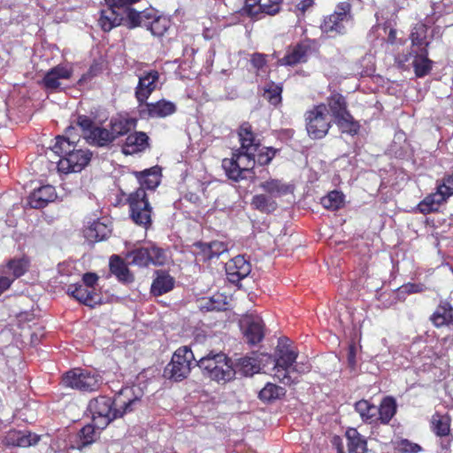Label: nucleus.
I'll use <instances>...</instances> for the list:
<instances>
[{
  "label": "nucleus",
  "mask_w": 453,
  "mask_h": 453,
  "mask_svg": "<svg viewBox=\"0 0 453 453\" xmlns=\"http://www.w3.org/2000/svg\"><path fill=\"white\" fill-rule=\"evenodd\" d=\"M272 356L265 353L254 354L253 357H244L239 359L238 369L245 376H251L265 367Z\"/></svg>",
  "instance_id": "obj_17"
},
{
  "label": "nucleus",
  "mask_w": 453,
  "mask_h": 453,
  "mask_svg": "<svg viewBox=\"0 0 453 453\" xmlns=\"http://www.w3.org/2000/svg\"><path fill=\"white\" fill-rule=\"evenodd\" d=\"M239 138L241 148L233 154L231 159H224L222 162L228 178L234 180L246 178L245 173L256 164V152L258 150V142H256L251 127L248 123L240 127Z\"/></svg>",
  "instance_id": "obj_2"
},
{
  "label": "nucleus",
  "mask_w": 453,
  "mask_h": 453,
  "mask_svg": "<svg viewBox=\"0 0 453 453\" xmlns=\"http://www.w3.org/2000/svg\"><path fill=\"white\" fill-rule=\"evenodd\" d=\"M402 288L403 291L408 294L422 292L425 289L424 286L420 284H407Z\"/></svg>",
  "instance_id": "obj_60"
},
{
  "label": "nucleus",
  "mask_w": 453,
  "mask_h": 453,
  "mask_svg": "<svg viewBox=\"0 0 453 453\" xmlns=\"http://www.w3.org/2000/svg\"><path fill=\"white\" fill-rule=\"evenodd\" d=\"M347 448L349 453H365L367 450V441L356 428L346 430Z\"/></svg>",
  "instance_id": "obj_27"
},
{
  "label": "nucleus",
  "mask_w": 453,
  "mask_h": 453,
  "mask_svg": "<svg viewBox=\"0 0 453 453\" xmlns=\"http://www.w3.org/2000/svg\"><path fill=\"white\" fill-rule=\"evenodd\" d=\"M56 196L55 188L51 185H45L35 190L28 197V204L32 208L44 207Z\"/></svg>",
  "instance_id": "obj_23"
},
{
  "label": "nucleus",
  "mask_w": 453,
  "mask_h": 453,
  "mask_svg": "<svg viewBox=\"0 0 453 453\" xmlns=\"http://www.w3.org/2000/svg\"><path fill=\"white\" fill-rule=\"evenodd\" d=\"M39 436L28 431H10L6 437L5 441L8 445L18 447H30L37 443Z\"/></svg>",
  "instance_id": "obj_24"
},
{
  "label": "nucleus",
  "mask_w": 453,
  "mask_h": 453,
  "mask_svg": "<svg viewBox=\"0 0 453 453\" xmlns=\"http://www.w3.org/2000/svg\"><path fill=\"white\" fill-rule=\"evenodd\" d=\"M395 36H396L395 30L390 29L389 34H388V42L391 43H394L395 40Z\"/></svg>",
  "instance_id": "obj_63"
},
{
  "label": "nucleus",
  "mask_w": 453,
  "mask_h": 453,
  "mask_svg": "<svg viewBox=\"0 0 453 453\" xmlns=\"http://www.w3.org/2000/svg\"><path fill=\"white\" fill-rule=\"evenodd\" d=\"M129 20L132 27H143L155 36H162L170 27L168 18L157 15L154 10L145 12H130Z\"/></svg>",
  "instance_id": "obj_9"
},
{
  "label": "nucleus",
  "mask_w": 453,
  "mask_h": 453,
  "mask_svg": "<svg viewBox=\"0 0 453 453\" xmlns=\"http://www.w3.org/2000/svg\"><path fill=\"white\" fill-rule=\"evenodd\" d=\"M282 0H262L264 12L268 15H275L280 9Z\"/></svg>",
  "instance_id": "obj_53"
},
{
  "label": "nucleus",
  "mask_w": 453,
  "mask_h": 453,
  "mask_svg": "<svg viewBox=\"0 0 453 453\" xmlns=\"http://www.w3.org/2000/svg\"><path fill=\"white\" fill-rule=\"evenodd\" d=\"M138 1L139 0H105V4L107 6L122 12V15L127 12L129 18V12H135L134 10L129 9V5Z\"/></svg>",
  "instance_id": "obj_50"
},
{
  "label": "nucleus",
  "mask_w": 453,
  "mask_h": 453,
  "mask_svg": "<svg viewBox=\"0 0 453 453\" xmlns=\"http://www.w3.org/2000/svg\"><path fill=\"white\" fill-rule=\"evenodd\" d=\"M311 46L308 42H301L295 46L288 47L285 56L279 59L280 65H296L304 63L308 59Z\"/></svg>",
  "instance_id": "obj_18"
},
{
  "label": "nucleus",
  "mask_w": 453,
  "mask_h": 453,
  "mask_svg": "<svg viewBox=\"0 0 453 453\" xmlns=\"http://www.w3.org/2000/svg\"><path fill=\"white\" fill-rule=\"evenodd\" d=\"M97 280L98 276L94 273H87L82 277L83 284L91 289H95Z\"/></svg>",
  "instance_id": "obj_58"
},
{
  "label": "nucleus",
  "mask_w": 453,
  "mask_h": 453,
  "mask_svg": "<svg viewBox=\"0 0 453 453\" xmlns=\"http://www.w3.org/2000/svg\"><path fill=\"white\" fill-rule=\"evenodd\" d=\"M251 64L257 71L263 70L265 65V56L260 53H255L251 58Z\"/></svg>",
  "instance_id": "obj_59"
},
{
  "label": "nucleus",
  "mask_w": 453,
  "mask_h": 453,
  "mask_svg": "<svg viewBox=\"0 0 453 453\" xmlns=\"http://www.w3.org/2000/svg\"><path fill=\"white\" fill-rule=\"evenodd\" d=\"M335 121L342 133L353 135L357 134L359 129L358 123L354 121L350 113L335 119Z\"/></svg>",
  "instance_id": "obj_46"
},
{
  "label": "nucleus",
  "mask_w": 453,
  "mask_h": 453,
  "mask_svg": "<svg viewBox=\"0 0 453 453\" xmlns=\"http://www.w3.org/2000/svg\"><path fill=\"white\" fill-rule=\"evenodd\" d=\"M242 12L251 18H257L259 14L265 13L262 0H246Z\"/></svg>",
  "instance_id": "obj_49"
},
{
  "label": "nucleus",
  "mask_w": 453,
  "mask_h": 453,
  "mask_svg": "<svg viewBox=\"0 0 453 453\" xmlns=\"http://www.w3.org/2000/svg\"><path fill=\"white\" fill-rule=\"evenodd\" d=\"M276 150L273 148H262L258 144V150L256 152V162L261 165H268L273 157Z\"/></svg>",
  "instance_id": "obj_51"
},
{
  "label": "nucleus",
  "mask_w": 453,
  "mask_h": 453,
  "mask_svg": "<svg viewBox=\"0 0 453 453\" xmlns=\"http://www.w3.org/2000/svg\"><path fill=\"white\" fill-rule=\"evenodd\" d=\"M411 39L413 47L418 49L425 48L428 45L427 42V27L423 23H418L412 29L411 34Z\"/></svg>",
  "instance_id": "obj_42"
},
{
  "label": "nucleus",
  "mask_w": 453,
  "mask_h": 453,
  "mask_svg": "<svg viewBox=\"0 0 453 453\" xmlns=\"http://www.w3.org/2000/svg\"><path fill=\"white\" fill-rule=\"evenodd\" d=\"M111 233L110 227L98 220L93 221L88 226L84 229L85 238L91 242H99L105 239Z\"/></svg>",
  "instance_id": "obj_30"
},
{
  "label": "nucleus",
  "mask_w": 453,
  "mask_h": 453,
  "mask_svg": "<svg viewBox=\"0 0 453 453\" xmlns=\"http://www.w3.org/2000/svg\"><path fill=\"white\" fill-rule=\"evenodd\" d=\"M348 362L351 367L356 365V350L354 346H350L349 349Z\"/></svg>",
  "instance_id": "obj_61"
},
{
  "label": "nucleus",
  "mask_w": 453,
  "mask_h": 453,
  "mask_svg": "<svg viewBox=\"0 0 453 453\" xmlns=\"http://www.w3.org/2000/svg\"><path fill=\"white\" fill-rule=\"evenodd\" d=\"M226 303L220 294H216L211 297L200 298V310L221 311L225 309Z\"/></svg>",
  "instance_id": "obj_44"
},
{
  "label": "nucleus",
  "mask_w": 453,
  "mask_h": 453,
  "mask_svg": "<svg viewBox=\"0 0 453 453\" xmlns=\"http://www.w3.org/2000/svg\"><path fill=\"white\" fill-rule=\"evenodd\" d=\"M281 88L272 83L268 88H265L264 96L273 105L280 102Z\"/></svg>",
  "instance_id": "obj_52"
},
{
  "label": "nucleus",
  "mask_w": 453,
  "mask_h": 453,
  "mask_svg": "<svg viewBox=\"0 0 453 453\" xmlns=\"http://www.w3.org/2000/svg\"><path fill=\"white\" fill-rule=\"evenodd\" d=\"M306 130L312 139H321L331 127V119L326 104H320L305 113Z\"/></svg>",
  "instance_id": "obj_10"
},
{
  "label": "nucleus",
  "mask_w": 453,
  "mask_h": 453,
  "mask_svg": "<svg viewBox=\"0 0 453 453\" xmlns=\"http://www.w3.org/2000/svg\"><path fill=\"white\" fill-rule=\"evenodd\" d=\"M355 410L360 415L363 421L369 423L375 420L378 412V408L366 400L356 403Z\"/></svg>",
  "instance_id": "obj_40"
},
{
  "label": "nucleus",
  "mask_w": 453,
  "mask_h": 453,
  "mask_svg": "<svg viewBox=\"0 0 453 453\" xmlns=\"http://www.w3.org/2000/svg\"><path fill=\"white\" fill-rule=\"evenodd\" d=\"M415 56L412 65L417 76L422 77L426 75L431 69V61L426 58L427 50L425 48L413 50Z\"/></svg>",
  "instance_id": "obj_33"
},
{
  "label": "nucleus",
  "mask_w": 453,
  "mask_h": 453,
  "mask_svg": "<svg viewBox=\"0 0 453 453\" xmlns=\"http://www.w3.org/2000/svg\"><path fill=\"white\" fill-rule=\"evenodd\" d=\"M396 412V403L393 397H385L378 409L379 419L383 424H388Z\"/></svg>",
  "instance_id": "obj_38"
},
{
  "label": "nucleus",
  "mask_w": 453,
  "mask_h": 453,
  "mask_svg": "<svg viewBox=\"0 0 453 453\" xmlns=\"http://www.w3.org/2000/svg\"><path fill=\"white\" fill-rule=\"evenodd\" d=\"M77 126L81 130L84 138L91 144L104 146L112 141V134L109 130L96 127L87 116H79Z\"/></svg>",
  "instance_id": "obj_12"
},
{
  "label": "nucleus",
  "mask_w": 453,
  "mask_h": 453,
  "mask_svg": "<svg viewBox=\"0 0 453 453\" xmlns=\"http://www.w3.org/2000/svg\"><path fill=\"white\" fill-rule=\"evenodd\" d=\"M142 392L139 387H127L112 400L99 396L90 400L88 411L92 422L98 429H104L113 419L132 411L139 403Z\"/></svg>",
  "instance_id": "obj_1"
},
{
  "label": "nucleus",
  "mask_w": 453,
  "mask_h": 453,
  "mask_svg": "<svg viewBox=\"0 0 453 453\" xmlns=\"http://www.w3.org/2000/svg\"><path fill=\"white\" fill-rule=\"evenodd\" d=\"M350 4L342 2L337 4L334 13L324 19L321 29L326 34L342 35L346 32V24L350 19Z\"/></svg>",
  "instance_id": "obj_11"
},
{
  "label": "nucleus",
  "mask_w": 453,
  "mask_h": 453,
  "mask_svg": "<svg viewBox=\"0 0 453 453\" xmlns=\"http://www.w3.org/2000/svg\"><path fill=\"white\" fill-rule=\"evenodd\" d=\"M91 78L90 73H85L81 76V78L78 81V84L81 86L84 82Z\"/></svg>",
  "instance_id": "obj_62"
},
{
  "label": "nucleus",
  "mask_w": 453,
  "mask_h": 453,
  "mask_svg": "<svg viewBox=\"0 0 453 453\" xmlns=\"http://www.w3.org/2000/svg\"><path fill=\"white\" fill-rule=\"evenodd\" d=\"M149 137L143 132L130 134L122 146V152L126 155H132L144 150L149 145Z\"/></svg>",
  "instance_id": "obj_20"
},
{
  "label": "nucleus",
  "mask_w": 453,
  "mask_h": 453,
  "mask_svg": "<svg viewBox=\"0 0 453 453\" xmlns=\"http://www.w3.org/2000/svg\"><path fill=\"white\" fill-rule=\"evenodd\" d=\"M177 110L176 104L168 100H159L156 103H144L139 106L142 118H165L173 114Z\"/></svg>",
  "instance_id": "obj_14"
},
{
  "label": "nucleus",
  "mask_w": 453,
  "mask_h": 453,
  "mask_svg": "<svg viewBox=\"0 0 453 453\" xmlns=\"http://www.w3.org/2000/svg\"><path fill=\"white\" fill-rule=\"evenodd\" d=\"M127 257L130 259V264L138 266H148L151 265V257L149 251V245L130 251Z\"/></svg>",
  "instance_id": "obj_41"
},
{
  "label": "nucleus",
  "mask_w": 453,
  "mask_h": 453,
  "mask_svg": "<svg viewBox=\"0 0 453 453\" xmlns=\"http://www.w3.org/2000/svg\"><path fill=\"white\" fill-rule=\"evenodd\" d=\"M134 175L141 188L128 196L130 214L136 224L147 226L151 222V207L144 189H154L159 185L160 170L157 167H152L142 172H135Z\"/></svg>",
  "instance_id": "obj_3"
},
{
  "label": "nucleus",
  "mask_w": 453,
  "mask_h": 453,
  "mask_svg": "<svg viewBox=\"0 0 453 453\" xmlns=\"http://www.w3.org/2000/svg\"><path fill=\"white\" fill-rule=\"evenodd\" d=\"M259 187L273 198L285 196L293 190L290 185L277 179L265 180L259 184Z\"/></svg>",
  "instance_id": "obj_28"
},
{
  "label": "nucleus",
  "mask_w": 453,
  "mask_h": 453,
  "mask_svg": "<svg viewBox=\"0 0 453 453\" xmlns=\"http://www.w3.org/2000/svg\"><path fill=\"white\" fill-rule=\"evenodd\" d=\"M28 265V259L22 257L9 261V263L5 266L0 268V270H5L6 275L13 278L14 280L16 278L22 276L27 271Z\"/></svg>",
  "instance_id": "obj_36"
},
{
  "label": "nucleus",
  "mask_w": 453,
  "mask_h": 453,
  "mask_svg": "<svg viewBox=\"0 0 453 453\" xmlns=\"http://www.w3.org/2000/svg\"><path fill=\"white\" fill-rule=\"evenodd\" d=\"M251 205L263 213H271L274 211L278 206L275 199L265 194L254 196Z\"/></svg>",
  "instance_id": "obj_37"
},
{
  "label": "nucleus",
  "mask_w": 453,
  "mask_h": 453,
  "mask_svg": "<svg viewBox=\"0 0 453 453\" xmlns=\"http://www.w3.org/2000/svg\"><path fill=\"white\" fill-rule=\"evenodd\" d=\"M226 250V245L222 242L214 241L209 243H200V256H203L204 260L219 257Z\"/></svg>",
  "instance_id": "obj_35"
},
{
  "label": "nucleus",
  "mask_w": 453,
  "mask_h": 453,
  "mask_svg": "<svg viewBox=\"0 0 453 453\" xmlns=\"http://www.w3.org/2000/svg\"><path fill=\"white\" fill-rule=\"evenodd\" d=\"M195 365V356L192 350L187 347L179 348L172 357L171 362L164 370V377L175 381L186 378L192 366Z\"/></svg>",
  "instance_id": "obj_8"
},
{
  "label": "nucleus",
  "mask_w": 453,
  "mask_h": 453,
  "mask_svg": "<svg viewBox=\"0 0 453 453\" xmlns=\"http://www.w3.org/2000/svg\"><path fill=\"white\" fill-rule=\"evenodd\" d=\"M311 367V365L308 361H298L297 362L296 360V363L293 365V366L290 370V373L291 372H296L298 374L306 373V372H310Z\"/></svg>",
  "instance_id": "obj_56"
},
{
  "label": "nucleus",
  "mask_w": 453,
  "mask_h": 453,
  "mask_svg": "<svg viewBox=\"0 0 453 453\" xmlns=\"http://www.w3.org/2000/svg\"><path fill=\"white\" fill-rule=\"evenodd\" d=\"M149 251L151 257V265H163L169 260V255L167 251L156 246L155 244H149Z\"/></svg>",
  "instance_id": "obj_48"
},
{
  "label": "nucleus",
  "mask_w": 453,
  "mask_h": 453,
  "mask_svg": "<svg viewBox=\"0 0 453 453\" xmlns=\"http://www.w3.org/2000/svg\"><path fill=\"white\" fill-rule=\"evenodd\" d=\"M62 383L73 389L90 392L99 388L102 377L96 371L74 368L64 374Z\"/></svg>",
  "instance_id": "obj_7"
},
{
  "label": "nucleus",
  "mask_w": 453,
  "mask_h": 453,
  "mask_svg": "<svg viewBox=\"0 0 453 453\" xmlns=\"http://www.w3.org/2000/svg\"><path fill=\"white\" fill-rule=\"evenodd\" d=\"M200 369L203 376L223 383L231 380L235 374L232 361L222 353L200 358Z\"/></svg>",
  "instance_id": "obj_6"
},
{
  "label": "nucleus",
  "mask_w": 453,
  "mask_h": 453,
  "mask_svg": "<svg viewBox=\"0 0 453 453\" xmlns=\"http://www.w3.org/2000/svg\"><path fill=\"white\" fill-rule=\"evenodd\" d=\"M98 430L93 422L82 427L80 432L81 444L78 446V449H81L83 447L93 443L98 435Z\"/></svg>",
  "instance_id": "obj_45"
},
{
  "label": "nucleus",
  "mask_w": 453,
  "mask_h": 453,
  "mask_svg": "<svg viewBox=\"0 0 453 453\" xmlns=\"http://www.w3.org/2000/svg\"><path fill=\"white\" fill-rule=\"evenodd\" d=\"M122 19V12L107 6L106 9L101 11L98 23L104 31H110L113 27L120 25Z\"/></svg>",
  "instance_id": "obj_29"
},
{
  "label": "nucleus",
  "mask_w": 453,
  "mask_h": 453,
  "mask_svg": "<svg viewBox=\"0 0 453 453\" xmlns=\"http://www.w3.org/2000/svg\"><path fill=\"white\" fill-rule=\"evenodd\" d=\"M67 293L79 302L91 307L98 303L95 289H91L84 284L70 285Z\"/></svg>",
  "instance_id": "obj_21"
},
{
  "label": "nucleus",
  "mask_w": 453,
  "mask_h": 453,
  "mask_svg": "<svg viewBox=\"0 0 453 453\" xmlns=\"http://www.w3.org/2000/svg\"><path fill=\"white\" fill-rule=\"evenodd\" d=\"M337 453H344L343 448H342V444H338V446H337Z\"/></svg>",
  "instance_id": "obj_64"
},
{
  "label": "nucleus",
  "mask_w": 453,
  "mask_h": 453,
  "mask_svg": "<svg viewBox=\"0 0 453 453\" xmlns=\"http://www.w3.org/2000/svg\"><path fill=\"white\" fill-rule=\"evenodd\" d=\"M285 393V388L269 382L260 390L259 398L270 402L280 398Z\"/></svg>",
  "instance_id": "obj_43"
},
{
  "label": "nucleus",
  "mask_w": 453,
  "mask_h": 453,
  "mask_svg": "<svg viewBox=\"0 0 453 453\" xmlns=\"http://www.w3.org/2000/svg\"><path fill=\"white\" fill-rule=\"evenodd\" d=\"M111 273L117 277L119 281L131 282L134 280L126 263L119 257L112 256L110 259Z\"/></svg>",
  "instance_id": "obj_31"
},
{
  "label": "nucleus",
  "mask_w": 453,
  "mask_h": 453,
  "mask_svg": "<svg viewBox=\"0 0 453 453\" xmlns=\"http://www.w3.org/2000/svg\"><path fill=\"white\" fill-rule=\"evenodd\" d=\"M399 449L403 453H418L421 451V447L408 440H403L399 444Z\"/></svg>",
  "instance_id": "obj_54"
},
{
  "label": "nucleus",
  "mask_w": 453,
  "mask_h": 453,
  "mask_svg": "<svg viewBox=\"0 0 453 453\" xmlns=\"http://www.w3.org/2000/svg\"><path fill=\"white\" fill-rule=\"evenodd\" d=\"M136 126V119H127L122 117L113 118L111 120V134H112V140L119 135L127 134L134 129Z\"/></svg>",
  "instance_id": "obj_32"
},
{
  "label": "nucleus",
  "mask_w": 453,
  "mask_h": 453,
  "mask_svg": "<svg viewBox=\"0 0 453 453\" xmlns=\"http://www.w3.org/2000/svg\"><path fill=\"white\" fill-rule=\"evenodd\" d=\"M343 203V195L339 191H332L321 199L322 205L328 210H338Z\"/></svg>",
  "instance_id": "obj_47"
},
{
  "label": "nucleus",
  "mask_w": 453,
  "mask_h": 453,
  "mask_svg": "<svg viewBox=\"0 0 453 453\" xmlns=\"http://www.w3.org/2000/svg\"><path fill=\"white\" fill-rule=\"evenodd\" d=\"M73 66L69 64L58 65L46 73L42 83L47 89H57L62 85V81L69 80L73 75Z\"/></svg>",
  "instance_id": "obj_15"
},
{
  "label": "nucleus",
  "mask_w": 453,
  "mask_h": 453,
  "mask_svg": "<svg viewBox=\"0 0 453 453\" xmlns=\"http://www.w3.org/2000/svg\"><path fill=\"white\" fill-rule=\"evenodd\" d=\"M432 431L440 437L448 436L450 433V418L448 415L434 413L431 418Z\"/></svg>",
  "instance_id": "obj_34"
},
{
  "label": "nucleus",
  "mask_w": 453,
  "mask_h": 453,
  "mask_svg": "<svg viewBox=\"0 0 453 453\" xmlns=\"http://www.w3.org/2000/svg\"><path fill=\"white\" fill-rule=\"evenodd\" d=\"M13 282V278L6 275L5 270H0V296L6 291Z\"/></svg>",
  "instance_id": "obj_57"
},
{
  "label": "nucleus",
  "mask_w": 453,
  "mask_h": 453,
  "mask_svg": "<svg viewBox=\"0 0 453 453\" xmlns=\"http://www.w3.org/2000/svg\"><path fill=\"white\" fill-rule=\"evenodd\" d=\"M74 127L65 130L66 136H58L53 150L60 156L58 169L60 173H70L81 172L90 161L91 153L87 150H75L76 136L73 134Z\"/></svg>",
  "instance_id": "obj_4"
},
{
  "label": "nucleus",
  "mask_w": 453,
  "mask_h": 453,
  "mask_svg": "<svg viewBox=\"0 0 453 453\" xmlns=\"http://www.w3.org/2000/svg\"><path fill=\"white\" fill-rule=\"evenodd\" d=\"M251 272L250 262L243 256H236L226 264V273L229 281L237 283Z\"/></svg>",
  "instance_id": "obj_16"
},
{
  "label": "nucleus",
  "mask_w": 453,
  "mask_h": 453,
  "mask_svg": "<svg viewBox=\"0 0 453 453\" xmlns=\"http://www.w3.org/2000/svg\"><path fill=\"white\" fill-rule=\"evenodd\" d=\"M449 196L437 186L435 193L427 196L423 201L418 204V210L423 213L427 214L436 211L440 205L446 202Z\"/></svg>",
  "instance_id": "obj_25"
},
{
  "label": "nucleus",
  "mask_w": 453,
  "mask_h": 453,
  "mask_svg": "<svg viewBox=\"0 0 453 453\" xmlns=\"http://www.w3.org/2000/svg\"><path fill=\"white\" fill-rule=\"evenodd\" d=\"M298 352L288 345V340L281 341L275 351V358L272 357L267 364H273V376L284 384L296 381L290 375V370L297 359Z\"/></svg>",
  "instance_id": "obj_5"
},
{
  "label": "nucleus",
  "mask_w": 453,
  "mask_h": 453,
  "mask_svg": "<svg viewBox=\"0 0 453 453\" xmlns=\"http://www.w3.org/2000/svg\"><path fill=\"white\" fill-rule=\"evenodd\" d=\"M430 319L436 327L453 325V307L448 302H441Z\"/></svg>",
  "instance_id": "obj_26"
},
{
  "label": "nucleus",
  "mask_w": 453,
  "mask_h": 453,
  "mask_svg": "<svg viewBox=\"0 0 453 453\" xmlns=\"http://www.w3.org/2000/svg\"><path fill=\"white\" fill-rule=\"evenodd\" d=\"M244 335L250 344H257L264 338V325L261 318L247 316L242 320Z\"/></svg>",
  "instance_id": "obj_19"
},
{
  "label": "nucleus",
  "mask_w": 453,
  "mask_h": 453,
  "mask_svg": "<svg viewBox=\"0 0 453 453\" xmlns=\"http://www.w3.org/2000/svg\"><path fill=\"white\" fill-rule=\"evenodd\" d=\"M159 78V73L153 69L146 70L138 76L134 95L139 106L146 103L150 95L157 88Z\"/></svg>",
  "instance_id": "obj_13"
},
{
  "label": "nucleus",
  "mask_w": 453,
  "mask_h": 453,
  "mask_svg": "<svg viewBox=\"0 0 453 453\" xmlns=\"http://www.w3.org/2000/svg\"><path fill=\"white\" fill-rule=\"evenodd\" d=\"M328 106L335 119L349 113L344 97L340 94H334L328 99Z\"/></svg>",
  "instance_id": "obj_39"
},
{
  "label": "nucleus",
  "mask_w": 453,
  "mask_h": 453,
  "mask_svg": "<svg viewBox=\"0 0 453 453\" xmlns=\"http://www.w3.org/2000/svg\"><path fill=\"white\" fill-rule=\"evenodd\" d=\"M174 282V279L168 273L157 270L155 273L150 291L156 296H162L173 288Z\"/></svg>",
  "instance_id": "obj_22"
},
{
  "label": "nucleus",
  "mask_w": 453,
  "mask_h": 453,
  "mask_svg": "<svg viewBox=\"0 0 453 453\" xmlns=\"http://www.w3.org/2000/svg\"><path fill=\"white\" fill-rule=\"evenodd\" d=\"M438 187L449 197L453 196V173L443 178L442 182Z\"/></svg>",
  "instance_id": "obj_55"
}]
</instances>
